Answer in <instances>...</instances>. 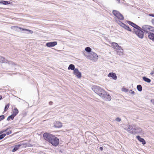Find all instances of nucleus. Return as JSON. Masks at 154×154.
Wrapping results in <instances>:
<instances>
[{
  "instance_id": "40",
  "label": "nucleus",
  "mask_w": 154,
  "mask_h": 154,
  "mask_svg": "<svg viewBox=\"0 0 154 154\" xmlns=\"http://www.w3.org/2000/svg\"><path fill=\"white\" fill-rule=\"evenodd\" d=\"M152 24L154 25V18L152 19Z\"/></svg>"
},
{
  "instance_id": "25",
  "label": "nucleus",
  "mask_w": 154,
  "mask_h": 154,
  "mask_svg": "<svg viewBox=\"0 0 154 154\" xmlns=\"http://www.w3.org/2000/svg\"><path fill=\"white\" fill-rule=\"evenodd\" d=\"M6 62V60L3 57L0 56V63H4Z\"/></svg>"
},
{
  "instance_id": "4",
  "label": "nucleus",
  "mask_w": 154,
  "mask_h": 154,
  "mask_svg": "<svg viewBox=\"0 0 154 154\" xmlns=\"http://www.w3.org/2000/svg\"><path fill=\"white\" fill-rule=\"evenodd\" d=\"M83 54L88 59H89L93 62H96L98 60V56L94 52H92L88 54H87L85 51L83 52Z\"/></svg>"
},
{
  "instance_id": "38",
  "label": "nucleus",
  "mask_w": 154,
  "mask_h": 154,
  "mask_svg": "<svg viewBox=\"0 0 154 154\" xmlns=\"http://www.w3.org/2000/svg\"><path fill=\"white\" fill-rule=\"evenodd\" d=\"M11 131H9L8 132H7L6 133L7 134V135H8L10 134H11Z\"/></svg>"
},
{
  "instance_id": "21",
  "label": "nucleus",
  "mask_w": 154,
  "mask_h": 154,
  "mask_svg": "<svg viewBox=\"0 0 154 154\" xmlns=\"http://www.w3.org/2000/svg\"><path fill=\"white\" fill-rule=\"evenodd\" d=\"M21 146L20 144L17 145L15 146L14 147L12 150V152H14L16 150H17L19 148V147Z\"/></svg>"
},
{
  "instance_id": "13",
  "label": "nucleus",
  "mask_w": 154,
  "mask_h": 154,
  "mask_svg": "<svg viewBox=\"0 0 154 154\" xmlns=\"http://www.w3.org/2000/svg\"><path fill=\"white\" fill-rule=\"evenodd\" d=\"M57 44V42H48L46 44V45L48 47H54Z\"/></svg>"
},
{
  "instance_id": "42",
  "label": "nucleus",
  "mask_w": 154,
  "mask_h": 154,
  "mask_svg": "<svg viewBox=\"0 0 154 154\" xmlns=\"http://www.w3.org/2000/svg\"><path fill=\"white\" fill-rule=\"evenodd\" d=\"M52 103H53V102H51V101H50V102H49V104L50 105H52Z\"/></svg>"
},
{
  "instance_id": "35",
  "label": "nucleus",
  "mask_w": 154,
  "mask_h": 154,
  "mask_svg": "<svg viewBox=\"0 0 154 154\" xmlns=\"http://www.w3.org/2000/svg\"><path fill=\"white\" fill-rule=\"evenodd\" d=\"M5 117L4 115L0 116V121L4 119Z\"/></svg>"
},
{
  "instance_id": "12",
  "label": "nucleus",
  "mask_w": 154,
  "mask_h": 154,
  "mask_svg": "<svg viewBox=\"0 0 154 154\" xmlns=\"http://www.w3.org/2000/svg\"><path fill=\"white\" fill-rule=\"evenodd\" d=\"M119 22L120 23H119V24L121 26L126 30L130 31H131V29L128 26H127L125 24L120 21H119Z\"/></svg>"
},
{
  "instance_id": "28",
  "label": "nucleus",
  "mask_w": 154,
  "mask_h": 154,
  "mask_svg": "<svg viewBox=\"0 0 154 154\" xmlns=\"http://www.w3.org/2000/svg\"><path fill=\"white\" fill-rule=\"evenodd\" d=\"M112 46L113 48L115 49L116 46L118 45V44L116 42H112L111 43Z\"/></svg>"
},
{
  "instance_id": "9",
  "label": "nucleus",
  "mask_w": 154,
  "mask_h": 154,
  "mask_svg": "<svg viewBox=\"0 0 154 154\" xmlns=\"http://www.w3.org/2000/svg\"><path fill=\"white\" fill-rule=\"evenodd\" d=\"M73 73L78 78H80L82 76L81 73L79 71L78 69L76 68L74 69Z\"/></svg>"
},
{
  "instance_id": "14",
  "label": "nucleus",
  "mask_w": 154,
  "mask_h": 154,
  "mask_svg": "<svg viewBox=\"0 0 154 154\" xmlns=\"http://www.w3.org/2000/svg\"><path fill=\"white\" fill-rule=\"evenodd\" d=\"M108 76L110 78H112L114 80H116L117 76L116 74L113 72H110L108 75Z\"/></svg>"
},
{
  "instance_id": "7",
  "label": "nucleus",
  "mask_w": 154,
  "mask_h": 154,
  "mask_svg": "<svg viewBox=\"0 0 154 154\" xmlns=\"http://www.w3.org/2000/svg\"><path fill=\"white\" fill-rule=\"evenodd\" d=\"M112 13L115 16L119 19L121 20H124V17L118 11L113 10Z\"/></svg>"
},
{
  "instance_id": "43",
  "label": "nucleus",
  "mask_w": 154,
  "mask_h": 154,
  "mask_svg": "<svg viewBox=\"0 0 154 154\" xmlns=\"http://www.w3.org/2000/svg\"><path fill=\"white\" fill-rule=\"evenodd\" d=\"M149 15L151 16H152L154 17V15L152 14H149Z\"/></svg>"
},
{
  "instance_id": "19",
  "label": "nucleus",
  "mask_w": 154,
  "mask_h": 154,
  "mask_svg": "<svg viewBox=\"0 0 154 154\" xmlns=\"http://www.w3.org/2000/svg\"><path fill=\"white\" fill-rule=\"evenodd\" d=\"M91 50V49L89 47H87L85 48V51L87 52V53H86L87 54H88L89 53H90L92 52Z\"/></svg>"
},
{
  "instance_id": "31",
  "label": "nucleus",
  "mask_w": 154,
  "mask_h": 154,
  "mask_svg": "<svg viewBox=\"0 0 154 154\" xmlns=\"http://www.w3.org/2000/svg\"><path fill=\"white\" fill-rule=\"evenodd\" d=\"M121 47L118 45L114 49L117 51V50H120V49H121Z\"/></svg>"
},
{
  "instance_id": "20",
  "label": "nucleus",
  "mask_w": 154,
  "mask_h": 154,
  "mask_svg": "<svg viewBox=\"0 0 154 154\" xmlns=\"http://www.w3.org/2000/svg\"><path fill=\"white\" fill-rule=\"evenodd\" d=\"M154 33L151 32L148 35L149 38L154 41Z\"/></svg>"
},
{
  "instance_id": "24",
  "label": "nucleus",
  "mask_w": 154,
  "mask_h": 154,
  "mask_svg": "<svg viewBox=\"0 0 154 154\" xmlns=\"http://www.w3.org/2000/svg\"><path fill=\"white\" fill-rule=\"evenodd\" d=\"M68 69L69 70L71 69L72 70H74V69H75V66L73 64H71L69 66Z\"/></svg>"
},
{
  "instance_id": "10",
  "label": "nucleus",
  "mask_w": 154,
  "mask_h": 154,
  "mask_svg": "<svg viewBox=\"0 0 154 154\" xmlns=\"http://www.w3.org/2000/svg\"><path fill=\"white\" fill-rule=\"evenodd\" d=\"M119 22L120 23H119V24L121 26L126 30L130 31H131V29L128 26H127L125 24L120 21H119Z\"/></svg>"
},
{
  "instance_id": "34",
  "label": "nucleus",
  "mask_w": 154,
  "mask_h": 154,
  "mask_svg": "<svg viewBox=\"0 0 154 154\" xmlns=\"http://www.w3.org/2000/svg\"><path fill=\"white\" fill-rule=\"evenodd\" d=\"M115 120L118 122H120L121 121V119L119 117H117L116 118Z\"/></svg>"
},
{
  "instance_id": "27",
  "label": "nucleus",
  "mask_w": 154,
  "mask_h": 154,
  "mask_svg": "<svg viewBox=\"0 0 154 154\" xmlns=\"http://www.w3.org/2000/svg\"><path fill=\"white\" fill-rule=\"evenodd\" d=\"M137 89L139 91H141L142 90V87L141 85H138L137 86Z\"/></svg>"
},
{
  "instance_id": "45",
  "label": "nucleus",
  "mask_w": 154,
  "mask_h": 154,
  "mask_svg": "<svg viewBox=\"0 0 154 154\" xmlns=\"http://www.w3.org/2000/svg\"><path fill=\"white\" fill-rule=\"evenodd\" d=\"M33 33V31H32V30H29V33Z\"/></svg>"
},
{
  "instance_id": "8",
  "label": "nucleus",
  "mask_w": 154,
  "mask_h": 154,
  "mask_svg": "<svg viewBox=\"0 0 154 154\" xmlns=\"http://www.w3.org/2000/svg\"><path fill=\"white\" fill-rule=\"evenodd\" d=\"M11 29L15 30H16L18 32H21L22 31H29V29H24L18 26H12L11 27Z\"/></svg>"
},
{
  "instance_id": "48",
  "label": "nucleus",
  "mask_w": 154,
  "mask_h": 154,
  "mask_svg": "<svg viewBox=\"0 0 154 154\" xmlns=\"http://www.w3.org/2000/svg\"><path fill=\"white\" fill-rule=\"evenodd\" d=\"M153 69L154 70V68H153Z\"/></svg>"
},
{
  "instance_id": "15",
  "label": "nucleus",
  "mask_w": 154,
  "mask_h": 154,
  "mask_svg": "<svg viewBox=\"0 0 154 154\" xmlns=\"http://www.w3.org/2000/svg\"><path fill=\"white\" fill-rule=\"evenodd\" d=\"M102 97L103 99L109 101L111 99V96L107 94L106 92L103 97Z\"/></svg>"
},
{
  "instance_id": "30",
  "label": "nucleus",
  "mask_w": 154,
  "mask_h": 154,
  "mask_svg": "<svg viewBox=\"0 0 154 154\" xmlns=\"http://www.w3.org/2000/svg\"><path fill=\"white\" fill-rule=\"evenodd\" d=\"M6 136L5 134H3L0 135V140Z\"/></svg>"
},
{
  "instance_id": "16",
  "label": "nucleus",
  "mask_w": 154,
  "mask_h": 154,
  "mask_svg": "<svg viewBox=\"0 0 154 154\" xmlns=\"http://www.w3.org/2000/svg\"><path fill=\"white\" fill-rule=\"evenodd\" d=\"M136 138L140 142L142 143L144 145L146 144V142L142 138H141L139 136H137Z\"/></svg>"
},
{
  "instance_id": "46",
  "label": "nucleus",
  "mask_w": 154,
  "mask_h": 154,
  "mask_svg": "<svg viewBox=\"0 0 154 154\" xmlns=\"http://www.w3.org/2000/svg\"><path fill=\"white\" fill-rule=\"evenodd\" d=\"M2 98V95H0V100H1Z\"/></svg>"
},
{
  "instance_id": "11",
  "label": "nucleus",
  "mask_w": 154,
  "mask_h": 154,
  "mask_svg": "<svg viewBox=\"0 0 154 154\" xmlns=\"http://www.w3.org/2000/svg\"><path fill=\"white\" fill-rule=\"evenodd\" d=\"M119 22L120 23H119V24L121 26L126 30L130 31H131V29L128 26H127L125 24L120 21H119Z\"/></svg>"
},
{
  "instance_id": "17",
  "label": "nucleus",
  "mask_w": 154,
  "mask_h": 154,
  "mask_svg": "<svg viewBox=\"0 0 154 154\" xmlns=\"http://www.w3.org/2000/svg\"><path fill=\"white\" fill-rule=\"evenodd\" d=\"M54 126L57 128H60L62 126V123L59 122H56Z\"/></svg>"
},
{
  "instance_id": "39",
  "label": "nucleus",
  "mask_w": 154,
  "mask_h": 154,
  "mask_svg": "<svg viewBox=\"0 0 154 154\" xmlns=\"http://www.w3.org/2000/svg\"><path fill=\"white\" fill-rule=\"evenodd\" d=\"M151 102L154 105V99L151 100Z\"/></svg>"
},
{
  "instance_id": "47",
  "label": "nucleus",
  "mask_w": 154,
  "mask_h": 154,
  "mask_svg": "<svg viewBox=\"0 0 154 154\" xmlns=\"http://www.w3.org/2000/svg\"><path fill=\"white\" fill-rule=\"evenodd\" d=\"M117 1H118V2L119 3H120V0H117Z\"/></svg>"
},
{
  "instance_id": "6",
  "label": "nucleus",
  "mask_w": 154,
  "mask_h": 154,
  "mask_svg": "<svg viewBox=\"0 0 154 154\" xmlns=\"http://www.w3.org/2000/svg\"><path fill=\"white\" fill-rule=\"evenodd\" d=\"M144 32L148 33H154V27L148 25H144L142 27V29Z\"/></svg>"
},
{
  "instance_id": "33",
  "label": "nucleus",
  "mask_w": 154,
  "mask_h": 154,
  "mask_svg": "<svg viewBox=\"0 0 154 154\" xmlns=\"http://www.w3.org/2000/svg\"><path fill=\"white\" fill-rule=\"evenodd\" d=\"M122 91H124L125 92H127L128 91V89L125 88H123L122 89Z\"/></svg>"
},
{
  "instance_id": "29",
  "label": "nucleus",
  "mask_w": 154,
  "mask_h": 154,
  "mask_svg": "<svg viewBox=\"0 0 154 154\" xmlns=\"http://www.w3.org/2000/svg\"><path fill=\"white\" fill-rule=\"evenodd\" d=\"M14 116L12 115L10 116H9L7 119V120L8 121H9L11 119L13 120L14 119Z\"/></svg>"
},
{
  "instance_id": "18",
  "label": "nucleus",
  "mask_w": 154,
  "mask_h": 154,
  "mask_svg": "<svg viewBox=\"0 0 154 154\" xmlns=\"http://www.w3.org/2000/svg\"><path fill=\"white\" fill-rule=\"evenodd\" d=\"M117 54L119 55H121L123 54V50L122 48L120 49V50H117L116 51Z\"/></svg>"
},
{
  "instance_id": "3",
  "label": "nucleus",
  "mask_w": 154,
  "mask_h": 154,
  "mask_svg": "<svg viewBox=\"0 0 154 154\" xmlns=\"http://www.w3.org/2000/svg\"><path fill=\"white\" fill-rule=\"evenodd\" d=\"M127 23L135 29H134V32L140 38H142L143 37V33L141 30L142 29L137 25L129 21Z\"/></svg>"
},
{
  "instance_id": "36",
  "label": "nucleus",
  "mask_w": 154,
  "mask_h": 154,
  "mask_svg": "<svg viewBox=\"0 0 154 154\" xmlns=\"http://www.w3.org/2000/svg\"><path fill=\"white\" fill-rule=\"evenodd\" d=\"M129 92L131 94H134V91L131 90H130Z\"/></svg>"
},
{
  "instance_id": "2",
  "label": "nucleus",
  "mask_w": 154,
  "mask_h": 154,
  "mask_svg": "<svg viewBox=\"0 0 154 154\" xmlns=\"http://www.w3.org/2000/svg\"><path fill=\"white\" fill-rule=\"evenodd\" d=\"M125 130H126L128 132L132 134H143V131L141 129L138 127H137L135 125H128L127 127L124 128Z\"/></svg>"
},
{
  "instance_id": "1",
  "label": "nucleus",
  "mask_w": 154,
  "mask_h": 154,
  "mask_svg": "<svg viewBox=\"0 0 154 154\" xmlns=\"http://www.w3.org/2000/svg\"><path fill=\"white\" fill-rule=\"evenodd\" d=\"M44 138L54 146H57L59 143V140L54 136L50 134L45 133L43 134Z\"/></svg>"
},
{
  "instance_id": "23",
  "label": "nucleus",
  "mask_w": 154,
  "mask_h": 154,
  "mask_svg": "<svg viewBox=\"0 0 154 154\" xmlns=\"http://www.w3.org/2000/svg\"><path fill=\"white\" fill-rule=\"evenodd\" d=\"M143 79L144 81L148 83H150L151 81L150 79L145 76L143 77Z\"/></svg>"
},
{
  "instance_id": "44",
  "label": "nucleus",
  "mask_w": 154,
  "mask_h": 154,
  "mask_svg": "<svg viewBox=\"0 0 154 154\" xmlns=\"http://www.w3.org/2000/svg\"><path fill=\"white\" fill-rule=\"evenodd\" d=\"M100 149L101 151L103 150V148L102 147H100Z\"/></svg>"
},
{
  "instance_id": "22",
  "label": "nucleus",
  "mask_w": 154,
  "mask_h": 154,
  "mask_svg": "<svg viewBox=\"0 0 154 154\" xmlns=\"http://www.w3.org/2000/svg\"><path fill=\"white\" fill-rule=\"evenodd\" d=\"M11 3V2H8V1H0V4H2L4 5H7L8 4H10Z\"/></svg>"
},
{
  "instance_id": "41",
  "label": "nucleus",
  "mask_w": 154,
  "mask_h": 154,
  "mask_svg": "<svg viewBox=\"0 0 154 154\" xmlns=\"http://www.w3.org/2000/svg\"><path fill=\"white\" fill-rule=\"evenodd\" d=\"M6 131V130H5V131H0V134H2V133H3L4 132H5V131Z\"/></svg>"
},
{
  "instance_id": "37",
  "label": "nucleus",
  "mask_w": 154,
  "mask_h": 154,
  "mask_svg": "<svg viewBox=\"0 0 154 154\" xmlns=\"http://www.w3.org/2000/svg\"><path fill=\"white\" fill-rule=\"evenodd\" d=\"M150 74L151 75L154 76V71H152L150 73Z\"/></svg>"
},
{
  "instance_id": "26",
  "label": "nucleus",
  "mask_w": 154,
  "mask_h": 154,
  "mask_svg": "<svg viewBox=\"0 0 154 154\" xmlns=\"http://www.w3.org/2000/svg\"><path fill=\"white\" fill-rule=\"evenodd\" d=\"M18 112V111L17 109L16 108H15L13 111V114L12 115L15 116L17 114Z\"/></svg>"
},
{
  "instance_id": "5",
  "label": "nucleus",
  "mask_w": 154,
  "mask_h": 154,
  "mask_svg": "<svg viewBox=\"0 0 154 154\" xmlns=\"http://www.w3.org/2000/svg\"><path fill=\"white\" fill-rule=\"evenodd\" d=\"M92 89L100 97H103L105 92L99 87L97 86H94L92 87Z\"/></svg>"
},
{
  "instance_id": "32",
  "label": "nucleus",
  "mask_w": 154,
  "mask_h": 154,
  "mask_svg": "<svg viewBox=\"0 0 154 154\" xmlns=\"http://www.w3.org/2000/svg\"><path fill=\"white\" fill-rule=\"evenodd\" d=\"M9 104H7L5 106V111H6L7 110V109L9 108Z\"/></svg>"
}]
</instances>
